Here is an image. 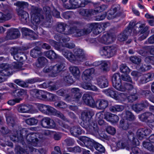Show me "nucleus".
Segmentation results:
<instances>
[{
  "mask_svg": "<svg viewBox=\"0 0 154 154\" xmlns=\"http://www.w3.org/2000/svg\"><path fill=\"white\" fill-rule=\"evenodd\" d=\"M21 30L23 35L33 39H36L37 35L32 30L26 28H23Z\"/></svg>",
  "mask_w": 154,
  "mask_h": 154,
  "instance_id": "obj_24",
  "label": "nucleus"
},
{
  "mask_svg": "<svg viewBox=\"0 0 154 154\" xmlns=\"http://www.w3.org/2000/svg\"><path fill=\"white\" fill-rule=\"evenodd\" d=\"M42 10L41 8L37 7L32 6L31 10V16L41 15Z\"/></svg>",
  "mask_w": 154,
  "mask_h": 154,
  "instance_id": "obj_44",
  "label": "nucleus"
},
{
  "mask_svg": "<svg viewBox=\"0 0 154 154\" xmlns=\"http://www.w3.org/2000/svg\"><path fill=\"white\" fill-rule=\"evenodd\" d=\"M112 82L113 86L116 89L119 91H124L125 88L122 85L121 78L119 73H116L113 75Z\"/></svg>",
  "mask_w": 154,
  "mask_h": 154,
  "instance_id": "obj_7",
  "label": "nucleus"
},
{
  "mask_svg": "<svg viewBox=\"0 0 154 154\" xmlns=\"http://www.w3.org/2000/svg\"><path fill=\"white\" fill-rule=\"evenodd\" d=\"M2 11L4 13L0 12V23H2L10 19L12 17L11 12L8 10L7 6H4Z\"/></svg>",
  "mask_w": 154,
  "mask_h": 154,
  "instance_id": "obj_11",
  "label": "nucleus"
},
{
  "mask_svg": "<svg viewBox=\"0 0 154 154\" xmlns=\"http://www.w3.org/2000/svg\"><path fill=\"white\" fill-rule=\"evenodd\" d=\"M116 49L114 46H105L102 48L100 53L102 56H106L108 58L112 57L116 54Z\"/></svg>",
  "mask_w": 154,
  "mask_h": 154,
  "instance_id": "obj_8",
  "label": "nucleus"
},
{
  "mask_svg": "<svg viewBox=\"0 0 154 154\" xmlns=\"http://www.w3.org/2000/svg\"><path fill=\"white\" fill-rule=\"evenodd\" d=\"M95 71L93 68H91L85 70L83 72L82 77L83 79L89 81L90 79V76L93 74Z\"/></svg>",
  "mask_w": 154,
  "mask_h": 154,
  "instance_id": "obj_27",
  "label": "nucleus"
},
{
  "mask_svg": "<svg viewBox=\"0 0 154 154\" xmlns=\"http://www.w3.org/2000/svg\"><path fill=\"white\" fill-rule=\"evenodd\" d=\"M65 67V64L64 63H59L53 66L45 67L43 71L46 73L51 72L53 76H56L60 72L63 70Z\"/></svg>",
  "mask_w": 154,
  "mask_h": 154,
  "instance_id": "obj_5",
  "label": "nucleus"
},
{
  "mask_svg": "<svg viewBox=\"0 0 154 154\" xmlns=\"http://www.w3.org/2000/svg\"><path fill=\"white\" fill-rule=\"evenodd\" d=\"M28 48V47H13L11 48L10 50V53L11 54L14 56L15 55L17 54L19 52L21 51L22 50H26Z\"/></svg>",
  "mask_w": 154,
  "mask_h": 154,
  "instance_id": "obj_43",
  "label": "nucleus"
},
{
  "mask_svg": "<svg viewBox=\"0 0 154 154\" xmlns=\"http://www.w3.org/2000/svg\"><path fill=\"white\" fill-rule=\"evenodd\" d=\"M79 14L83 16L89 17L92 15H95L99 12L98 10L93 9H81L79 10Z\"/></svg>",
  "mask_w": 154,
  "mask_h": 154,
  "instance_id": "obj_16",
  "label": "nucleus"
},
{
  "mask_svg": "<svg viewBox=\"0 0 154 154\" xmlns=\"http://www.w3.org/2000/svg\"><path fill=\"white\" fill-rule=\"evenodd\" d=\"M41 125L43 128H52L55 126L54 121L49 117L43 118L41 121Z\"/></svg>",
  "mask_w": 154,
  "mask_h": 154,
  "instance_id": "obj_12",
  "label": "nucleus"
},
{
  "mask_svg": "<svg viewBox=\"0 0 154 154\" xmlns=\"http://www.w3.org/2000/svg\"><path fill=\"white\" fill-rule=\"evenodd\" d=\"M94 112L90 110L83 111L81 114L83 122L81 126L90 134L96 136L98 134L99 128L97 123L93 122L92 116Z\"/></svg>",
  "mask_w": 154,
  "mask_h": 154,
  "instance_id": "obj_2",
  "label": "nucleus"
},
{
  "mask_svg": "<svg viewBox=\"0 0 154 154\" xmlns=\"http://www.w3.org/2000/svg\"><path fill=\"white\" fill-rule=\"evenodd\" d=\"M130 122L124 119H122L120 122V127L123 130H128L131 125Z\"/></svg>",
  "mask_w": 154,
  "mask_h": 154,
  "instance_id": "obj_40",
  "label": "nucleus"
},
{
  "mask_svg": "<svg viewBox=\"0 0 154 154\" xmlns=\"http://www.w3.org/2000/svg\"><path fill=\"white\" fill-rule=\"evenodd\" d=\"M66 26L67 25L66 24L63 23H58L57 25L56 30L59 32L65 34V32L66 31L65 30Z\"/></svg>",
  "mask_w": 154,
  "mask_h": 154,
  "instance_id": "obj_42",
  "label": "nucleus"
},
{
  "mask_svg": "<svg viewBox=\"0 0 154 154\" xmlns=\"http://www.w3.org/2000/svg\"><path fill=\"white\" fill-rule=\"evenodd\" d=\"M95 66L101 65L100 69L104 72H106L108 70V64L106 61H103L101 63L100 62H95L94 63Z\"/></svg>",
  "mask_w": 154,
  "mask_h": 154,
  "instance_id": "obj_46",
  "label": "nucleus"
},
{
  "mask_svg": "<svg viewBox=\"0 0 154 154\" xmlns=\"http://www.w3.org/2000/svg\"><path fill=\"white\" fill-rule=\"evenodd\" d=\"M45 55L48 58L52 60L57 59L58 56L53 51H47L45 53Z\"/></svg>",
  "mask_w": 154,
  "mask_h": 154,
  "instance_id": "obj_47",
  "label": "nucleus"
},
{
  "mask_svg": "<svg viewBox=\"0 0 154 154\" xmlns=\"http://www.w3.org/2000/svg\"><path fill=\"white\" fill-rule=\"evenodd\" d=\"M63 79L65 82L68 84H72L74 82L72 76L68 73H66L64 75Z\"/></svg>",
  "mask_w": 154,
  "mask_h": 154,
  "instance_id": "obj_53",
  "label": "nucleus"
},
{
  "mask_svg": "<svg viewBox=\"0 0 154 154\" xmlns=\"http://www.w3.org/2000/svg\"><path fill=\"white\" fill-rule=\"evenodd\" d=\"M69 70L72 74L74 76L79 75L80 73L78 68L76 66H71L69 67Z\"/></svg>",
  "mask_w": 154,
  "mask_h": 154,
  "instance_id": "obj_51",
  "label": "nucleus"
},
{
  "mask_svg": "<svg viewBox=\"0 0 154 154\" xmlns=\"http://www.w3.org/2000/svg\"><path fill=\"white\" fill-rule=\"evenodd\" d=\"M120 71L126 74L130 72V70L129 68L125 64H122L120 66Z\"/></svg>",
  "mask_w": 154,
  "mask_h": 154,
  "instance_id": "obj_58",
  "label": "nucleus"
},
{
  "mask_svg": "<svg viewBox=\"0 0 154 154\" xmlns=\"http://www.w3.org/2000/svg\"><path fill=\"white\" fill-rule=\"evenodd\" d=\"M84 138L89 143L90 145H91V143H93L94 147L97 150L99 151V152H105V149L102 145L95 142L93 140L89 138L85 137Z\"/></svg>",
  "mask_w": 154,
  "mask_h": 154,
  "instance_id": "obj_18",
  "label": "nucleus"
},
{
  "mask_svg": "<svg viewBox=\"0 0 154 154\" xmlns=\"http://www.w3.org/2000/svg\"><path fill=\"white\" fill-rule=\"evenodd\" d=\"M0 67L2 69L0 70V74L3 76H8L13 73L11 68L8 64H2L0 65Z\"/></svg>",
  "mask_w": 154,
  "mask_h": 154,
  "instance_id": "obj_14",
  "label": "nucleus"
},
{
  "mask_svg": "<svg viewBox=\"0 0 154 154\" xmlns=\"http://www.w3.org/2000/svg\"><path fill=\"white\" fill-rule=\"evenodd\" d=\"M48 62L47 59L45 57H41L38 58V62L36 66L38 67H42L44 66Z\"/></svg>",
  "mask_w": 154,
  "mask_h": 154,
  "instance_id": "obj_39",
  "label": "nucleus"
},
{
  "mask_svg": "<svg viewBox=\"0 0 154 154\" xmlns=\"http://www.w3.org/2000/svg\"><path fill=\"white\" fill-rule=\"evenodd\" d=\"M14 93L16 94V95H15V97H20L26 95L27 94V91L23 89H18L15 90L14 91Z\"/></svg>",
  "mask_w": 154,
  "mask_h": 154,
  "instance_id": "obj_59",
  "label": "nucleus"
},
{
  "mask_svg": "<svg viewBox=\"0 0 154 154\" xmlns=\"http://www.w3.org/2000/svg\"><path fill=\"white\" fill-rule=\"evenodd\" d=\"M104 118L108 121L113 123L117 122L119 120V117L116 115L107 112L104 114Z\"/></svg>",
  "mask_w": 154,
  "mask_h": 154,
  "instance_id": "obj_26",
  "label": "nucleus"
},
{
  "mask_svg": "<svg viewBox=\"0 0 154 154\" xmlns=\"http://www.w3.org/2000/svg\"><path fill=\"white\" fill-rule=\"evenodd\" d=\"M58 97L56 95L48 92L45 94V100L50 101H55L57 100Z\"/></svg>",
  "mask_w": 154,
  "mask_h": 154,
  "instance_id": "obj_41",
  "label": "nucleus"
},
{
  "mask_svg": "<svg viewBox=\"0 0 154 154\" xmlns=\"http://www.w3.org/2000/svg\"><path fill=\"white\" fill-rule=\"evenodd\" d=\"M14 58L18 61H23L26 59L25 54L21 51L19 52L14 56Z\"/></svg>",
  "mask_w": 154,
  "mask_h": 154,
  "instance_id": "obj_45",
  "label": "nucleus"
},
{
  "mask_svg": "<svg viewBox=\"0 0 154 154\" xmlns=\"http://www.w3.org/2000/svg\"><path fill=\"white\" fill-rule=\"evenodd\" d=\"M49 42L51 45L54 47L56 49L62 52L63 54V52L65 51V49L63 46L61 45V44L58 45L56 42L52 40H49Z\"/></svg>",
  "mask_w": 154,
  "mask_h": 154,
  "instance_id": "obj_33",
  "label": "nucleus"
},
{
  "mask_svg": "<svg viewBox=\"0 0 154 154\" xmlns=\"http://www.w3.org/2000/svg\"><path fill=\"white\" fill-rule=\"evenodd\" d=\"M7 33V37L10 39L17 38L19 37L20 35L19 31L15 29H9Z\"/></svg>",
  "mask_w": 154,
  "mask_h": 154,
  "instance_id": "obj_19",
  "label": "nucleus"
},
{
  "mask_svg": "<svg viewBox=\"0 0 154 154\" xmlns=\"http://www.w3.org/2000/svg\"><path fill=\"white\" fill-rule=\"evenodd\" d=\"M139 118L143 122L146 120L150 122H154V115L150 112H145L139 116Z\"/></svg>",
  "mask_w": 154,
  "mask_h": 154,
  "instance_id": "obj_22",
  "label": "nucleus"
},
{
  "mask_svg": "<svg viewBox=\"0 0 154 154\" xmlns=\"http://www.w3.org/2000/svg\"><path fill=\"white\" fill-rule=\"evenodd\" d=\"M15 119L13 116H8L6 117V121L8 124L10 126H13L15 124Z\"/></svg>",
  "mask_w": 154,
  "mask_h": 154,
  "instance_id": "obj_57",
  "label": "nucleus"
},
{
  "mask_svg": "<svg viewBox=\"0 0 154 154\" xmlns=\"http://www.w3.org/2000/svg\"><path fill=\"white\" fill-rule=\"evenodd\" d=\"M97 84L101 88L106 87L108 85L107 79L104 76H100L96 79Z\"/></svg>",
  "mask_w": 154,
  "mask_h": 154,
  "instance_id": "obj_20",
  "label": "nucleus"
},
{
  "mask_svg": "<svg viewBox=\"0 0 154 154\" xmlns=\"http://www.w3.org/2000/svg\"><path fill=\"white\" fill-rule=\"evenodd\" d=\"M116 146L118 148V149H124L125 148L128 150H129L130 148L127 146V143L126 142L122 141H119L117 143Z\"/></svg>",
  "mask_w": 154,
  "mask_h": 154,
  "instance_id": "obj_52",
  "label": "nucleus"
},
{
  "mask_svg": "<svg viewBox=\"0 0 154 154\" xmlns=\"http://www.w3.org/2000/svg\"><path fill=\"white\" fill-rule=\"evenodd\" d=\"M51 18V16H50L49 17H46L43 23V25L45 27H49L51 26L52 24Z\"/></svg>",
  "mask_w": 154,
  "mask_h": 154,
  "instance_id": "obj_61",
  "label": "nucleus"
},
{
  "mask_svg": "<svg viewBox=\"0 0 154 154\" xmlns=\"http://www.w3.org/2000/svg\"><path fill=\"white\" fill-rule=\"evenodd\" d=\"M82 99L85 104L91 107H94V101L90 93L84 94Z\"/></svg>",
  "mask_w": 154,
  "mask_h": 154,
  "instance_id": "obj_15",
  "label": "nucleus"
},
{
  "mask_svg": "<svg viewBox=\"0 0 154 154\" xmlns=\"http://www.w3.org/2000/svg\"><path fill=\"white\" fill-rule=\"evenodd\" d=\"M30 152L31 154H42L45 153V150L42 149H38L32 148L30 149Z\"/></svg>",
  "mask_w": 154,
  "mask_h": 154,
  "instance_id": "obj_60",
  "label": "nucleus"
},
{
  "mask_svg": "<svg viewBox=\"0 0 154 154\" xmlns=\"http://www.w3.org/2000/svg\"><path fill=\"white\" fill-rule=\"evenodd\" d=\"M54 106L61 108H65L67 106L66 104L64 102L62 101L56 102L54 103Z\"/></svg>",
  "mask_w": 154,
  "mask_h": 154,
  "instance_id": "obj_63",
  "label": "nucleus"
},
{
  "mask_svg": "<svg viewBox=\"0 0 154 154\" xmlns=\"http://www.w3.org/2000/svg\"><path fill=\"white\" fill-rule=\"evenodd\" d=\"M89 27L91 28V31L94 29L97 34H99L103 30V28L100 24L96 23L89 24Z\"/></svg>",
  "mask_w": 154,
  "mask_h": 154,
  "instance_id": "obj_35",
  "label": "nucleus"
},
{
  "mask_svg": "<svg viewBox=\"0 0 154 154\" xmlns=\"http://www.w3.org/2000/svg\"><path fill=\"white\" fill-rule=\"evenodd\" d=\"M124 118L125 120H127L129 122H133L135 119V116L133 113L128 110L125 111Z\"/></svg>",
  "mask_w": 154,
  "mask_h": 154,
  "instance_id": "obj_38",
  "label": "nucleus"
},
{
  "mask_svg": "<svg viewBox=\"0 0 154 154\" xmlns=\"http://www.w3.org/2000/svg\"><path fill=\"white\" fill-rule=\"evenodd\" d=\"M144 26L143 25H142L139 23L135 24L134 22H130L127 28H128L129 29H131V32L132 29H133V34L134 35H136L139 32H140V33H143L146 31L147 29L146 28H144Z\"/></svg>",
  "mask_w": 154,
  "mask_h": 154,
  "instance_id": "obj_6",
  "label": "nucleus"
},
{
  "mask_svg": "<svg viewBox=\"0 0 154 154\" xmlns=\"http://www.w3.org/2000/svg\"><path fill=\"white\" fill-rule=\"evenodd\" d=\"M25 122L27 124L32 125L36 124L38 122V120L32 117L27 119L25 120Z\"/></svg>",
  "mask_w": 154,
  "mask_h": 154,
  "instance_id": "obj_54",
  "label": "nucleus"
},
{
  "mask_svg": "<svg viewBox=\"0 0 154 154\" xmlns=\"http://www.w3.org/2000/svg\"><path fill=\"white\" fill-rule=\"evenodd\" d=\"M124 109V107L122 105H116L110 107V110L113 112H120L122 111Z\"/></svg>",
  "mask_w": 154,
  "mask_h": 154,
  "instance_id": "obj_49",
  "label": "nucleus"
},
{
  "mask_svg": "<svg viewBox=\"0 0 154 154\" xmlns=\"http://www.w3.org/2000/svg\"><path fill=\"white\" fill-rule=\"evenodd\" d=\"M131 33V29L128 28H126L123 31L118 35V40L120 41L123 42L126 40L128 38V37L130 35Z\"/></svg>",
  "mask_w": 154,
  "mask_h": 154,
  "instance_id": "obj_23",
  "label": "nucleus"
},
{
  "mask_svg": "<svg viewBox=\"0 0 154 154\" xmlns=\"http://www.w3.org/2000/svg\"><path fill=\"white\" fill-rule=\"evenodd\" d=\"M67 149L69 152L74 153H80L82 151L81 148L79 146H76L73 147H68Z\"/></svg>",
  "mask_w": 154,
  "mask_h": 154,
  "instance_id": "obj_62",
  "label": "nucleus"
},
{
  "mask_svg": "<svg viewBox=\"0 0 154 154\" xmlns=\"http://www.w3.org/2000/svg\"><path fill=\"white\" fill-rule=\"evenodd\" d=\"M32 105L29 104H21L18 106V111L21 113H29L30 110L32 109Z\"/></svg>",
  "mask_w": 154,
  "mask_h": 154,
  "instance_id": "obj_25",
  "label": "nucleus"
},
{
  "mask_svg": "<svg viewBox=\"0 0 154 154\" xmlns=\"http://www.w3.org/2000/svg\"><path fill=\"white\" fill-rule=\"evenodd\" d=\"M103 92L107 95L109 96L112 98H115V99L117 100L118 99L117 94H116V91L113 88H108L104 90Z\"/></svg>",
  "mask_w": 154,
  "mask_h": 154,
  "instance_id": "obj_34",
  "label": "nucleus"
},
{
  "mask_svg": "<svg viewBox=\"0 0 154 154\" xmlns=\"http://www.w3.org/2000/svg\"><path fill=\"white\" fill-rule=\"evenodd\" d=\"M35 96V97L38 99L44 100H45V94H44L43 91H37Z\"/></svg>",
  "mask_w": 154,
  "mask_h": 154,
  "instance_id": "obj_56",
  "label": "nucleus"
},
{
  "mask_svg": "<svg viewBox=\"0 0 154 154\" xmlns=\"http://www.w3.org/2000/svg\"><path fill=\"white\" fill-rule=\"evenodd\" d=\"M143 146L149 151L152 152L154 151V146L149 142L144 141L143 143Z\"/></svg>",
  "mask_w": 154,
  "mask_h": 154,
  "instance_id": "obj_50",
  "label": "nucleus"
},
{
  "mask_svg": "<svg viewBox=\"0 0 154 154\" xmlns=\"http://www.w3.org/2000/svg\"><path fill=\"white\" fill-rule=\"evenodd\" d=\"M38 107L39 110L45 114L56 116L63 119H65V117L62 113L50 106L41 104Z\"/></svg>",
  "mask_w": 154,
  "mask_h": 154,
  "instance_id": "obj_4",
  "label": "nucleus"
},
{
  "mask_svg": "<svg viewBox=\"0 0 154 154\" xmlns=\"http://www.w3.org/2000/svg\"><path fill=\"white\" fill-rule=\"evenodd\" d=\"M91 32V28L89 27V24L87 27L82 29H80L77 28L74 36L76 37H79L84 35H87Z\"/></svg>",
  "mask_w": 154,
  "mask_h": 154,
  "instance_id": "obj_17",
  "label": "nucleus"
},
{
  "mask_svg": "<svg viewBox=\"0 0 154 154\" xmlns=\"http://www.w3.org/2000/svg\"><path fill=\"white\" fill-rule=\"evenodd\" d=\"M79 89L78 88H73L71 89V91L73 94V101H78L81 97L82 94L79 92Z\"/></svg>",
  "mask_w": 154,
  "mask_h": 154,
  "instance_id": "obj_29",
  "label": "nucleus"
},
{
  "mask_svg": "<svg viewBox=\"0 0 154 154\" xmlns=\"http://www.w3.org/2000/svg\"><path fill=\"white\" fill-rule=\"evenodd\" d=\"M151 67V66L148 64H143L140 66L139 69L140 71H146L149 70Z\"/></svg>",
  "mask_w": 154,
  "mask_h": 154,
  "instance_id": "obj_64",
  "label": "nucleus"
},
{
  "mask_svg": "<svg viewBox=\"0 0 154 154\" xmlns=\"http://www.w3.org/2000/svg\"><path fill=\"white\" fill-rule=\"evenodd\" d=\"M70 131L71 134L75 137L77 136L82 133L80 127L77 126H74L71 128Z\"/></svg>",
  "mask_w": 154,
  "mask_h": 154,
  "instance_id": "obj_36",
  "label": "nucleus"
},
{
  "mask_svg": "<svg viewBox=\"0 0 154 154\" xmlns=\"http://www.w3.org/2000/svg\"><path fill=\"white\" fill-rule=\"evenodd\" d=\"M63 55L71 62H83L86 60V57L83 50L79 48L75 50L74 54L71 52L65 50Z\"/></svg>",
  "mask_w": 154,
  "mask_h": 154,
  "instance_id": "obj_3",
  "label": "nucleus"
},
{
  "mask_svg": "<svg viewBox=\"0 0 154 154\" xmlns=\"http://www.w3.org/2000/svg\"><path fill=\"white\" fill-rule=\"evenodd\" d=\"M69 24L70 27L67 31H66L65 32V34L67 35L74 34V35L77 31V27L75 25V23L74 22H70Z\"/></svg>",
  "mask_w": 154,
  "mask_h": 154,
  "instance_id": "obj_31",
  "label": "nucleus"
},
{
  "mask_svg": "<svg viewBox=\"0 0 154 154\" xmlns=\"http://www.w3.org/2000/svg\"><path fill=\"white\" fill-rule=\"evenodd\" d=\"M80 0H69V2L71 5V8L75 9L79 8Z\"/></svg>",
  "mask_w": 154,
  "mask_h": 154,
  "instance_id": "obj_55",
  "label": "nucleus"
},
{
  "mask_svg": "<svg viewBox=\"0 0 154 154\" xmlns=\"http://www.w3.org/2000/svg\"><path fill=\"white\" fill-rule=\"evenodd\" d=\"M120 8V7L119 5L112 6L109 12L108 15V19H111L120 16L122 13L119 11Z\"/></svg>",
  "mask_w": 154,
  "mask_h": 154,
  "instance_id": "obj_9",
  "label": "nucleus"
},
{
  "mask_svg": "<svg viewBox=\"0 0 154 154\" xmlns=\"http://www.w3.org/2000/svg\"><path fill=\"white\" fill-rule=\"evenodd\" d=\"M44 19L42 15L31 16V21L32 23L35 25L39 24Z\"/></svg>",
  "mask_w": 154,
  "mask_h": 154,
  "instance_id": "obj_30",
  "label": "nucleus"
},
{
  "mask_svg": "<svg viewBox=\"0 0 154 154\" xmlns=\"http://www.w3.org/2000/svg\"><path fill=\"white\" fill-rule=\"evenodd\" d=\"M11 139L14 141L19 142L23 144L26 139L28 143L37 144L43 139V135L37 133H29L25 129L14 131L10 136Z\"/></svg>",
  "mask_w": 154,
  "mask_h": 154,
  "instance_id": "obj_1",
  "label": "nucleus"
},
{
  "mask_svg": "<svg viewBox=\"0 0 154 154\" xmlns=\"http://www.w3.org/2000/svg\"><path fill=\"white\" fill-rule=\"evenodd\" d=\"M108 105V102L106 100H99L94 102V106H95L99 109H103L106 108Z\"/></svg>",
  "mask_w": 154,
  "mask_h": 154,
  "instance_id": "obj_28",
  "label": "nucleus"
},
{
  "mask_svg": "<svg viewBox=\"0 0 154 154\" xmlns=\"http://www.w3.org/2000/svg\"><path fill=\"white\" fill-rule=\"evenodd\" d=\"M30 54L33 58H36L42 55L41 49L40 47H36L31 51Z\"/></svg>",
  "mask_w": 154,
  "mask_h": 154,
  "instance_id": "obj_32",
  "label": "nucleus"
},
{
  "mask_svg": "<svg viewBox=\"0 0 154 154\" xmlns=\"http://www.w3.org/2000/svg\"><path fill=\"white\" fill-rule=\"evenodd\" d=\"M17 13L20 20L24 24L28 23L29 21V15L26 11L22 9H17Z\"/></svg>",
  "mask_w": 154,
  "mask_h": 154,
  "instance_id": "obj_10",
  "label": "nucleus"
},
{
  "mask_svg": "<svg viewBox=\"0 0 154 154\" xmlns=\"http://www.w3.org/2000/svg\"><path fill=\"white\" fill-rule=\"evenodd\" d=\"M115 40L112 34L106 33L98 39L100 42L106 45H108L111 43Z\"/></svg>",
  "mask_w": 154,
  "mask_h": 154,
  "instance_id": "obj_13",
  "label": "nucleus"
},
{
  "mask_svg": "<svg viewBox=\"0 0 154 154\" xmlns=\"http://www.w3.org/2000/svg\"><path fill=\"white\" fill-rule=\"evenodd\" d=\"M149 103L146 101H142L140 103L136 104L132 106L133 109L136 112H139L142 110L144 108L148 106Z\"/></svg>",
  "mask_w": 154,
  "mask_h": 154,
  "instance_id": "obj_21",
  "label": "nucleus"
},
{
  "mask_svg": "<svg viewBox=\"0 0 154 154\" xmlns=\"http://www.w3.org/2000/svg\"><path fill=\"white\" fill-rule=\"evenodd\" d=\"M82 87L84 89L96 91L98 90L96 87L92 85L90 83L83 82L81 84Z\"/></svg>",
  "mask_w": 154,
  "mask_h": 154,
  "instance_id": "obj_37",
  "label": "nucleus"
},
{
  "mask_svg": "<svg viewBox=\"0 0 154 154\" xmlns=\"http://www.w3.org/2000/svg\"><path fill=\"white\" fill-rule=\"evenodd\" d=\"M14 5L18 7V9H22L27 8L29 6L28 4L26 2L23 1H18L14 3Z\"/></svg>",
  "mask_w": 154,
  "mask_h": 154,
  "instance_id": "obj_48",
  "label": "nucleus"
}]
</instances>
